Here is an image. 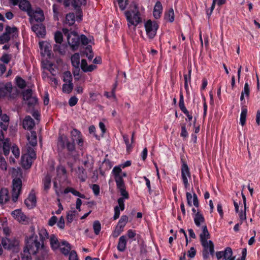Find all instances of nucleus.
<instances>
[{"instance_id": "9b49d317", "label": "nucleus", "mask_w": 260, "mask_h": 260, "mask_svg": "<svg viewBox=\"0 0 260 260\" xmlns=\"http://www.w3.org/2000/svg\"><path fill=\"white\" fill-rule=\"evenodd\" d=\"M32 30L39 38H44L46 34L45 26L42 24H34L31 26Z\"/></svg>"}, {"instance_id": "e433bc0d", "label": "nucleus", "mask_w": 260, "mask_h": 260, "mask_svg": "<svg viewBox=\"0 0 260 260\" xmlns=\"http://www.w3.org/2000/svg\"><path fill=\"white\" fill-rule=\"evenodd\" d=\"M75 22V15L74 13H69L66 15L65 23L71 26Z\"/></svg>"}, {"instance_id": "bb28decb", "label": "nucleus", "mask_w": 260, "mask_h": 260, "mask_svg": "<svg viewBox=\"0 0 260 260\" xmlns=\"http://www.w3.org/2000/svg\"><path fill=\"white\" fill-rule=\"evenodd\" d=\"M53 51L60 54L64 55L67 51V46L64 44H57L54 45Z\"/></svg>"}, {"instance_id": "b1692460", "label": "nucleus", "mask_w": 260, "mask_h": 260, "mask_svg": "<svg viewBox=\"0 0 260 260\" xmlns=\"http://www.w3.org/2000/svg\"><path fill=\"white\" fill-rule=\"evenodd\" d=\"M10 199L9 190L7 188H2L0 190V204L6 203Z\"/></svg>"}, {"instance_id": "09e8293b", "label": "nucleus", "mask_w": 260, "mask_h": 260, "mask_svg": "<svg viewBox=\"0 0 260 260\" xmlns=\"http://www.w3.org/2000/svg\"><path fill=\"white\" fill-rule=\"evenodd\" d=\"M123 139L124 142L126 145V151L128 152H129L132 150V146L131 143H129L128 137L126 135H123Z\"/></svg>"}, {"instance_id": "423d86ee", "label": "nucleus", "mask_w": 260, "mask_h": 260, "mask_svg": "<svg viewBox=\"0 0 260 260\" xmlns=\"http://www.w3.org/2000/svg\"><path fill=\"white\" fill-rule=\"evenodd\" d=\"M159 25L156 21L151 20L147 21L145 23V28L147 37L150 39H152L156 36Z\"/></svg>"}, {"instance_id": "79ce46f5", "label": "nucleus", "mask_w": 260, "mask_h": 260, "mask_svg": "<svg viewBox=\"0 0 260 260\" xmlns=\"http://www.w3.org/2000/svg\"><path fill=\"white\" fill-rule=\"evenodd\" d=\"M73 88V84L72 82H68L62 85V90L67 93H70Z\"/></svg>"}, {"instance_id": "37998d69", "label": "nucleus", "mask_w": 260, "mask_h": 260, "mask_svg": "<svg viewBox=\"0 0 260 260\" xmlns=\"http://www.w3.org/2000/svg\"><path fill=\"white\" fill-rule=\"evenodd\" d=\"M128 221V217L126 215H122L119 219L117 225L120 228L123 229Z\"/></svg>"}, {"instance_id": "49530a36", "label": "nucleus", "mask_w": 260, "mask_h": 260, "mask_svg": "<svg viewBox=\"0 0 260 260\" xmlns=\"http://www.w3.org/2000/svg\"><path fill=\"white\" fill-rule=\"evenodd\" d=\"M191 69L189 70L188 71V75L187 74L184 75V87L185 89H187L188 88V82H190L191 80Z\"/></svg>"}, {"instance_id": "f3484780", "label": "nucleus", "mask_w": 260, "mask_h": 260, "mask_svg": "<svg viewBox=\"0 0 260 260\" xmlns=\"http://www.w3.org/2000/svg\"><path fill=\"white\" fill-rule=\"evenodd\" d=\"M25 204L29 209H31L36 206V198L35 193L31 192L28 197L24 201Z\"/></svg>"}, {"instance_id": "f8f14e48", "label": "nucleus", "mask_w": 260, "mask_h": 260, "mask_svg": "<svg viewBox=\"0 0 260 260\" xmlns=\"http://www.w3.org/2000/svg\"><path fill=\"white\" fill-rule=\"evenodd\" d=\"M186 199L187 202V205L191 207L193 205L196 207L198 208L199 206V202L198 199L197 195L193 193V196L192 194L187 192L186 193Z\"/></svg>"}, {"instance_id": "4be33fe9", "label": "nucleus", "mask_w": 260, "mask_h": 260, "mask_svg": "<svg viewBox=\"0 0 260 260\" xmlns=\"http://www.w3.org/2000/svg\"><path fill=\"white\" fill-rule=\"evenodd\" d=\"M193 220L195 224L197 226H200L201 225L205 224V218L200 211H198L193 215Z\"/></svg>"}, {"instance_id": "a19ab883", "label": "nucleus", "mask_w": 260, "mask_h": 260, "mask_svg": "<svg viewBox=\"0 0 260 260\" xmlns=\"http://www.w3.org/2000/svg\"><path fill=\"white\" fill-rule=\"evenodd\" d=\"M17 85L21 89H23L26 86L25 81L21 77L17 76L15 78Z\"/></svg>"}, {"instance_id": "c9c22d12", "label": "nucleus", "mask_w": 260, "mask_h": 260, "mask_svg": "<svg viewBox=\"0 0 260 260\" xmlns=\"http://www.w3.org/2000/svg\"><path fill=\"white\" fill-rule=\"evenodd\" d=\"M40 49L44 52V54L48 55L49 53V44L46 42H40Z\"/></svg>"}, {"instance_id": "39448f33", "label": "nucleus", "mask_w": 260, "mask_h": 260, "mask_svg": "<svg viewBox=\"0 0 260 260\" xmlns=\"http://www.w3.org/2000/svg\"><path fill=\"white\" fill-rule=\"evenodd\" d=\"M62 32L67 37L68 42L71 47L75 50L80 43V38L78 34L75 32H71L67 28H63Z\"/></svg>"}, {"instance_id": "864d4df0", "label": "nucleus", "mask_w": 260, "mask_h": 260, "mask_svg": "<svg viewBox=\"0 0 260 260\" xmlns=\"http://www.w3.org/2000/svg\"><path fill=\"white\" fill-rule=\"evenodd\" d=\"M54 39L57 44H61L62 41V35L60 31H57L54 35Z\"/></svg>"}, {"instance_id": "a211bd4d", "label": "nucleus", "mask_w": 260, "mask_h": 260, "mask_svg": "<svg viewBox=\"0 0 260 260\" xmlns=\"http://www.w3.org/2000/svg\"><path fill=\"white\" fill-rule=\"evenodd\" d=\"M35 159V158L30 157L29 155L23 154L21 156L22 167L26 169L29 168L31 166L33 160Z\"/></svg>"}, {"instance_id": "aec40b11", "label": "nucleus", "mask_w": 260, "mask_h": 260, "mask_svg": "<svg viewBox=\"0 0 260 260\" xmlns=\"http://www.w3.org/2000/svg\"><path fill=\"white\" fill-rule=\"evenodd\" d=\"M12 90V85L11 83L0 84V97L5 96L8 93L11 92Z\"/></svg>"}, {"instance_id": "338daca9", "label": "nucleus", "mask_w": 260, "mask_h": 260, "mask_svg": "<svg viewBox=\"0 0 260 260\" xmlns=\"http://www.w3.org/2000/svg\"><path fill=\"white\" fill-rule=\"evenodd\" d=\"M12 152L16 158H18L20 155V150L17 146H13L12 148Z\"/></svg>"}, {"instance_id": "a18cd8bd", "label": "nucleus", "mask_w": 260, "mask_h": 260, "mask_svg": "<svg viewBox=\"0 0 260 260\" xmlns=\"http://www.w3.org/2000/svg\"><path fill=\"white\" fill-rule=\"evenodd\" d=\"M62 79L64 82H72V75L69 71L65 72L63 74Z\"/></svg>"}, {"instance_id": "052dcab7", "label": "nucleus", "mask_w": 260, "mask_h": 260, "mask_svg": "<svg viewBox=\"0 0 260 260\" xmlns=\"http://www.w3.org/2000/svg\"><path fill=\"white\" fill-rule=\"evenodd\" d=\"M25 154L29 155V156L31 158H36V154L34 149L32 147L28 146L27 147V153H26Z\"/></svg>"}, {"instance_id": "72a5a7b5", "label": "nucleus", "mask_w": 260, "mask_h": 260, "mask_svg": "<svg viewBox=\"0 0 260 260\" xmlns=\"http://www.w3.org/2000/svg\"><path fill=\"white\" fill-rule=\"evenodd\" d=\"M50 243L53 249H57L60 245V243H59L57 237L54 235L51 236L50 238Z\"/></svg>"}, {"instance_id": "ea45409f", "label": "nucleus", "mask_w": 260, "mask_h": 260, "mask_svg": "<svg viewBox=\"0 0 260 260\" xmlns=\"http://www.w3.org/2000/svg\"><path fill=\"white\" fill-rule=\"evenodd\" d=\"M247 110L246 108H243L242 109L241 113L240 118V123L241 125L243 126L245 124Z\"/></svg>"}, {"instance_id": "603ef678", "label": "nucleus", "mask_w": 260, "mask_h": 260, "mask_svg": "<svg viewBox=\"0 0 260 260\" xmlns=\"http://www.w3.org/2000/svg\"><path fill=\"white\" fill-rule=\"evenodd\" d=\"M72 4L75 8L80 7L82 5H86V0H73Z\"/></svg>"}, {"instance_id": "c03bdc74", "label": "nucleus", "mask_w": 260, "mask_h": 260, "mask_svg": "<svg viewBox=\"0 0 260 260\" xmlns=\"http://www.w3.org/2000/svg\"><path fill=\"white\" fill-rule=\"evenodd\" d=\"M39 235L40 236L42 243L44 240L47 239L48 237V234L45 229L41 228L39 230Z\"/></svg>"}, {"instance_id": "c85d7f7f", "label": "nucleus", "mask_w": 260, "mask_h": 260, "mask_svg": "<svg viewBox=\"0 0 260 260\" xmlns=\"http://www.w3.org/2000/svg\"><path fill=\"white\" fill-rule=\"evenodd\" d=\"M200 237L201 242L208 241V239L210 238V234L206 225L203 226L202 232L201 233Z\"/></svg>"}, {"instance_id": "cd10ccee", "label": "nucleus", "mask_w": 260, "mask_h": 260, "mask_svg": "<svg viewBox=\"0 0 260 260\" xmlns=\"http://www.w3.org/2000/svg\"><path fill=\"white\" fill-rule=\"evenodd\" d=\"M72 64L73 67L77 69V71L80 70V55L76 53L73 54L71 57Z\"/></svg>"}, {"instance_id": "5fc2aeb1", "label": "nucleus", "mask_w": 260, "mask_h": 260, "mask_svg": "<svg viewBox=\"0 0 260 260\" xmlns=\"http://www.w3.org/2000/svg\"><path fill=\"white\" fill-rule=\"evenodd\" d=\"M126 235L128 238L132 240L131 242L136 240V239L135 238L136 236V233L135 231L131 229L128 230L127 231Z\"/></svg>"}, {"instance_id": "ddd939ff", "label": "nucleus", "mask_w": 260, "mask_h": 260, "mask_svg": "<svg viewBox=\"0 0 260 260\" xmlns=\"http://www.w3.org/2000/svg\"><path fill=\"white\" fill-rule=\"evenodd\" d=\"M13 217L18 222L24 223L27 222V218L25 215L20 209H17L12 212Z\"/></svg>"}, {"instance_id": "4c0bfd02", "label": "nucleus", "mask_w": 260, "mask_h": 260, "mask_svg": "<svg viewBox=\"0 0 260 260\" xmlns=\"http://www.w3.org/2000/svg\"><path fill=\"white\" fill-rule=\"evenodd\" d=\"M249 85L247 82H246L244 84V87L243 90L242 91L241 95L240 96V100L242 101L244 99V96L245 95L246 97H248L249 95Z\"/></svg>"}, {"instance_id": "6e6d98bb", "label": "nucleus", "mask_w": 260, "mask_h": 260, "mask_svg": "<svg viewBox=\"0 0 260 260\" xmlns=\"http://www.w3.org/2000/svg\"><path fill=\"white\" fill-rule=\"evenodd\" d=\"M38 102V99L36 97L32 96L28 100L26 101V104L28 105V106L30 107H34L35 105H36L37 104Z\"/></svg>"}, {"instance_id": "9d476101", "label": "nucleus", "mask_w": 260, "mask_h": 260, "mask_svg": "<svg viewBox=\"0 0 260 260\" xmlns=\"http://www.w3.org/2000/svg\"><path fill=\"white\" fill-rule=\"evenodd\" d=\"M57 145L58 147L61 148L66 147L70 151H73L75 149L74 143L70 142L68 138L65 136H61L59 137Z\"/></svg>"}, {"instance_id": "c756f323", "label": "nucleus", "mask_w": 260, "mask_h": 260, "mask_svg": "<svg viewBox=\"0 0 260 260\" xmlns=\"http://www.w3.org/2000/svg\"><path fill=\"white\" fill-rule=\"evenodd\" d=\"M27 140L29 142V144L32 146H35L37 145V134L36 132L31 131L30 135H28Z\"/></svg>"}, {"instance_id": "412c9836", "label": "nucleus", "mask_w": 260, "mask_h": 260, "mask_svg": "<svg viewBox=\"0 0 260 260\" xmlns=\"http://www.w3.org/2000/svg\"><path fill=\"white\" fill-rule=\"evenodd\" d=\"M126 236L124 235L120 236L117 246V250L120 252H123L126 249Z\"/></svg>"}, {"instance_id": "0eeeda50", "label": "nucleus", "mask_w": 260, "mask_h": 260, "mask_svg": "<svg viewBox=\"0 0 260 260\" xmlns=\"http://www.w3.org/2000/svg\"><path fill=\"white\" fill-rule=\"evenodd\" d=\"M181 179L183 181L184 187L187 188L189 184L188 183V179L191 178V174L189 171V169L187 164L185 161H182L181 168Z\"/></svg>"}, {"instance_id": "f03ea898", "label": "nucleus", "mask_w": 260, "mask_h": 260, "mask_svg": "<svg viewBox=\"0 0 260 260\" xmlns=\"http://www.w3.org/2000/svg\"><path fill=\"white\" fill-rule=\"evenodd\" d=\"M40 252L43 257H45L47 253V250L45 248L43 243L38 241L37 236H31L28 240L26 248L24 250V253L36 254Z\"/></svg>"}, {"instance_id": "5701e85b", "label": "nucleus", "mask_w": 260, "mask_h": 260, "mask_svg": "<svg viewBox=\"0 0 260 260\" xmlns=\"http://www.w3.org/2000/svg\"><path fill=\"white\" fill-rule=\"evenodd\" d=\"M35 126V122L30 116H27L23 121V126L24 128L31 130Z\"/></svg>"}, {"instance_id": "1a4fd4ad", "label": "nucleus", "mask_w": 260, "mask_h": 260, "mask_svg": "<svg viewBox=\"0 0 260 260\" xmlns=\"http://www.w3.org/2000/svg\"><path fill=\"white\" fill-rule=\"evenodd\" d=\"M22 186L21 180L19 178L14 179L13 180L12 200L16 202L21 192Z\"/></svg>"}, {"instance_id": "7c9ffc66", "label": "nucleus", "mask_w": 260, "mask_h": 260, "mask_svg": "<svg viewBox=\"0 0 260 260\" xmlns=\"http://www.w3.org/2000/svg\"><path fill=\"white\" fill-rule=\"evenodd\" d=\"M51 177L49 175H47L43 179V188L46 191H47L50 187Z\"/></svg>"}, {"instance_id": "13d9d810", "label": "nucleus", "mask_w": 260, "mask_h": 260, "mask_svg": "<svg viewBox=\"0 0 260 260\" xmlns=\"http://www.w3.org/2000/svg\"><path fill=\"white\" fill-rule=\"evenodd\" d=\"M123 229L117 225L115 230L112 232V236L114 238L117 237L123 231Z\"/></svg>"}, {"instance_id": "0e129e2a", "label": "nucleus", "mask_w": 260, "mask_h": 260, "mask_svg": "<svg viewBox=\"0 0 260 260\" xmlns=\"http://www.w3.org/2000/svg\"><path fill=\"white\" fill-rule=\"evenodd\" d=\"M239 216L240 221V224H241L243 223V221L246 219V210H245V208L244 209L243 211H241L239 213Z\"/></svg>"}, {"instance_id": "de8ad7c7", "label": "nucleus", "mask_w": 260, "mask_h": 260, "mask_svg": "<svg viewBox=\"0 0 260 260\" xmlns=\"http://www.w3.org/2000/svg\"><path fill=\"white\" fill-rule=\"evenodd\" d=\"M93 228L95 234L96 235H99L101 230V225L100 222L98 220L95 221L93 224Z\"/></svg>"}, {"instance_id": "f257e3e1", "label": "nucleus", "mask_w": 260, "mask_h": 260, "mask_svg": "<svg viewBox=\"0 0 260 260\" xmlns=\"http://www.w3.org/2000/svg\"><path fill=\"white\" fill-rule=\"evenodd\" d=\"M112 174L116 182L117 189L121 196L117 200L118 205L114 207L113 219L116 220L119 217L120 211L124 210V200L128 199L129 197L128 192L126 190V186L123 179V177L126 176V173L122 172L120 167L116 166L113 169Z\"/></svg>"}, {"instance_id": "2f4dec72", "label": "nucleus", "mask_w": 260, "mask_h": 260, "mask_svg": "<svg viewBox=\"0 0 260 260\" xmlns=\"http://www.w3.org/2000/svg\"><path fill=\"white\" fill-rule=\"evenodd\" d=\"M3 143V148L4 153L5 155H8L10 152V142L9 139H6L3 142H2Z\"/></svg>"}, {"instance_id": "a878e982", "label": "nucleus", "mask_w": 260, "mask_h": 260, "mask_svg": "<svg viewBox=\"0 0 260 260\" xmlns=\"http://www.w3.org/2000/svg\"><path fill=\"white\" fill-rule=\"evenodd\" d=\"M80 66L84 72H92L96 68V66L94 64L88 66L86 60L84 59L81 60Z\"/></svg>"}, {"instance_id": "8fccbe9b", "label": "nucleus", "mask_w": 260, "mask_h": 260, "mask_svg": "<svg viewBox=\"0 0 260 260\" xmlns=\"http://www.w3.org/2000/svg\"><path fill=\"white\" fill-rule=\"evenodd\" d=\"M223 251V258L229 259L232 256L233 251L230 247H226Z\"/></svg>"}, {"instance_id": "f704fd0d", "label": "nucleus", "mask_w": 260, "mask_h": 260, "mask_svg": "<svg viewBox=\"0 0 260 260\" xmlns=\"http://www.w3.org/2000/svg\"><path fill=\"white\" fill-rule=\"evenodd\" d=\"M77 173L78 174L79 178L81 181L84 182L87 177L85 169L82 167H79Z\"/></svg>"}, {"instance_id": "6ab92c4d", "label": "nucleus", "mask_w": 260, "mask_h": 260, "mask_svg": "<svg viewBox=\"0 0 260 260\" xmlns=\"http://www.w3.org/2000/svg\"><path fill=\"white\" fill-rule=\"evenodd\" d=\"M61 252L65 256L68 255L71 251V246L69 243L66 241H62L58 247Z\"/></svg>"}, {"instance_id": "6e6552de", "label": "nucleus", "mask_w": 260, "mask_h": 260, "mask_svg": "<svg viewBox=\"0 0 260 260\" xmlns=\"http://www.w3.org/2000/svg\"><path fill=\"white\" fill-rule=\"evenodd\" d=\"M201 244L204 248L203 251V256L204 259H206L209 258V253L213 255L214 253V246L213 242L211 240L201 242Z\"/></svg>"}, {"instance_id": "dca6fc26", "label": "nucleus", "mask_w": 260, "mask_h": 260, "mask_svg": "<svg viewBox=\"0 0 260 260\" xmlns=\"http://www.w3.org/2000/svg\"><path fill=\"white\" fill-rule=\"evenodd\" d=\"M18 241L15 239L3 238L2 240V244L5 249H11L18 244Z\"/></svg>"}, {"instance_id": "3c124183", "label": "nucleus", "mask_w": 260, "mask_h": 260, "mask_svg": "<svg viewBox=\"0 0 260 260\" xmlns=\"http://www.w3.org/2000/svg\"><path fill=\"white\" fill-rule=\"evenodd\" d=\"M8 164L5 159V158L0 155V169L6 171L7 170Z\"/></svg>"}, {"instance_id": "e2e57ef3", "label": "nucleus", "mask_w": 260, "mask_h": 260, "mask_svg": "<svg viewBox=\"0 0 260 260\" xmlns=\"http://www.w3.org/2000/svg\"><path fill=\"white\" fill-rule=\"evenodd\" d=\"M117 1L120 9L122 11L124 10L128 4L127 0H117Z\"/></svg>"}, {"instance_id": "7ed1b4c3", "label": "nucleus", "mask_w": 260, "mask_h": 260, "mask_svg": "<svg viewBox=\"0 0 260 260\" xmlns=\"http://www.w3.org/2000/svg\"><path fill=\"white\" fill-rule=\"evenodd\" d=\"M124 15L127 21L128 27L133 26L135 28L142 22L141 14L138 6L135 4L130 6L128 10L124 12Z\"/></svg>"}, {"instance_id": "680f3d73", "label": "nucleus", "mask_w": 260, "mask_h": 260, "mask_svg": "<svg viewBox=\"0 0 260 260\" xmlns=\"http://www.w3.org/2000/svg\"><path fill=\"white\" fill-rule=\"evenodd\" d=\"M57 173L58 175H66L67 171L64 167L59 166L57 168Z\"/></svg>"}, {"instance_id": "20e7f679", "label": "nucleus", "mask_w": 260, "mask_h": 260, "mask_svg": "<svg viewBox=\"0 0 260 260\" xmlns=\"http://www.w3.org/2000/svg\"><path fill=\"white\" fill-rule=\"evenodd\" d=\"M19 31L15 27L7 26L5 28V32L0 36V44H4L9 42L11 39L14 40L18 37Z\"/></svg>"}, {"instance_id": "bf43d9fd", "label": "nucleus", "mask_w": 260, "mask_h": 260, "mask_svg": "<svg viewBox=\"0 0 260 260\" xmlns=\"http://www.w3.org/2000/svg\"><path fill=\"white\" fill-rule=\"evenodd\" d=\"M0 60L5 63H8L11 60V55L5 53L1 57Z\"/></svg>"}, {"instance_id": "58836bf2", "label": "nucleus", "mask_w": 260, "mask_h": 260, "mask_svg": "<svg viewBox=\"0 0 260 260\" xmlns=\"http://www.w3.org/2000/svg\"><path fill=\"white\" fill-rule=\"evenodd\" d=\"M179 107L182 112H187V109L184 105V98L182 92H180L179 94Z\"/></svg>"}, {"instance_id": "473e14b6", "label": "nucleus", "mask_w": 260, "mask_h": 260, "mask_svg": "<svg viewBox=\"0 0 260 260\" xmlns=\"http://www.w3.org/2000/svg\"><path fill=\"white\" fill-rule=\"evenodd\" d=\"M165 19L170 22H173L174 20V12L172 8H170L165 12Z\"/></svg>"}, {"instance_id": "393cba45", "label": "nucleus", "mask_w": 260, "mask_h": 260, "mask_svg": "<svg viewBox=\"0 0 260 260\" xmlns=\"http://www.w3.org/2000/svg\"><path fill=\"white\" fill-rule=\"evenodd\" d=\"M162 12V6L159 1H157L154 6L153 10V16L155 19L160 18Z\"/></svg>"}, {"instance_id": "4d7b16f0", "label": "nucleus", "mask_w": 260, "mask_h": 260, "mask_svg": "<svg viewBox=\"0 0 260 260\" xmlns=\"http://www.w3.org/2000/svg\"><path fill=\"white\" fill-rule=\"evenodd\" d=\"M23 99L25 101L28 100L32 96V90L31 89H27L23 92Z\"/></svg>"}, {"instance_id": "69168bd1", "label": "nucleus", "mask_w": 260, "mask_h": 260, "mask_svg": "<svg viewBox=\"0 0 260 260\" xmlns=\"http://www.w3.org/2000/svg\"><path fill=\"white\" fill-rule=\"evenodd\" d=\"M69 260H78L77 252L75 250H71L69 253Z\"/></svg>"}, {"instance_id": "4468645a", "label": "nucleus", "mask_w": 260, "mask_h": 260, "mask_svg": "<svg viewBox=\"0 0 260 260\" xmlns=\"http://www.w3.org/2000/svg\"><path fill=\"white\" fill-rule=\"evenodd\" d=\"M18 6L20 9L23 11L26 12L28 15H30L31 13V6L30 3L27 0H21L19 2Z\"/></svg>"}, {"instance_id": "2eb2a0df", "label": "nucleus", "mask_w": 260, "mask_h": 260, "mask_svg": "<svg viewBox=\"0 0 260 260\" xmlns=\"http://www.w3.org/2000/svg\"><path fill=\"white\" fill-rule=\"evenodd\" d=\"M28 16L31 19H34L37 22H42L45 19L43 12L40 9H37L35 11H33V10H31V15Z\"/></svg>"}, {"instance_id": "774afa93", "label": "nucleus", "mask_w": 260, "mask_h": 260, "mask_svg": "<svg viewBox=\"0 0 260 260\" xmlns=\"http://www.w3.org/2000/svg\"><path fill=\"white\" fill-rule=\"evenodd\" d=\"M78 99L76 96L71 97L69 100V104L71 107L74 106L78 102Z\"/></svg>"}]
</instances>
